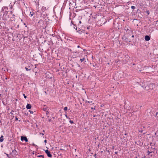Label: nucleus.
<instances>
[{
    "instance_id": "obj_1",
    "label": "nucleus",
    "mask_w": 158,
    "mask_h": 158,
    "mask_svg": "<svg viewBox=\"0 0 158 158\" xmlns=\"http://www.w3.org/2000/svg\"><path fill=\"white\" fill-rule=\"evenodd\" d=\"M21 140L22 141L24 140L26 142H27L28 141V139L26 136H22L21 137Z\"/></svg>"
},
{
    "instance_id": "obj_2",
    "label": "nucleus",
    "mask_w": 158,
    "mask_h": 158,
    "mask_svg": "<svg viewBox=\"0 0 158 158\" xmlns=\"http://www.w3.org/2000/svg\"><path fill=\"white\" fill-rule=\"evenodd\" d=\"M45 153L47 154V156L49 157H52V155L51 154L50 152L48 150H46L45 151Z\"/></svg>"
},
{
    "instance_id": "obj_3",
    "label": "nucleus",
    "mask_w": 158,
    "mask_h": 158,
    "mask_svg": "<svg viewBox=\"0 0 158 158\" xmlns=\"http://www.w3.org/2000/svg\"><path fill=\"white\" fill-rule=\"evenodd\" d=\"M145 40L146 41H148L150 40V38L149 36L146 35L145 37Z\"/></svg>"
},
{
    "instance_id": "obj_4",
    "label": "nucleus",
    "mask_w": 158,
    "mask_h": 158,
    "mask_svg": "<svg viewBox=\"0 0 158 158\" xmlns=\"http://www.w3.org/2000/svg\"><path fill=\"white\" fill-rule=\"evenodd\" d=\"M31 105L30 104H28V103L27 105V106L26 107V108L27 109H30L31 108Z\"/></svg>"
},
{
    "instance_id": "obj_5",
    "label": "nucleus",
    "mask_w": 158,
    "mask_h": 158,
    "mask_svg": "<svg viewBox=\"0 0 158 158\" xmlns=\"http://www.w3.org/2000/svg\"><path fill=\"white\" fill-rule=\"evenodd\" d=\"M3 135H1V137H0V142H2L3 141Z\"/></svg>"
},
{
    "instance_id": "obj_6",
    "label": "nucleus",
    "mask_w": 158,
    "mask_h": 158,
    "mask_svg": "<svg viewBox=\"0 0 158 158\" xmlns=\"http://www.w3.org/2000/svg\"><path fill=\"white\" fill-rule=\"evenodd\" d=\"M124 30L126 31H128L129 30V28L127 26H125L124 28Z\"/></svg>"
},
{
    "instance_id": "obj_7",
    "label": "nucleus",
    "mask_w": 158,
    "mask_h": 158,
    "mask_svg": "<svg viewBox=\"0 0 158 158\" xmlns=\"http://www.w3.org/2000/svg\"><path fill=\"white\" fill-rule=\"evenodd\" d=\"M42 9L44 11H45V10H46V7L44 6H43L42 7Z\"/></svg>"
},
{
    "instance_id": "obj_8",
    "label": "nucleus",
    "mask_w": 158,
    "mask_h": 158,
    "mask_svg": "<svg viewBox=\"0 0 158 158\" xmlns=\"http://www.w3.org/2000/svg\"><path fill=\"white\" fill-rule=\"evenodd\" d=\"M84 59H85V58H83L82 59H80V60L81 61V62H82L84 60Z\"/></svg>"
},
{
    "instance_id": "obj_9",
    "label": "nucleus",
    "mask_w": 158,
    "mask_h": 158,
    "mask_svg": "<svg viewBox=\"0 0 158 158\" xmlns=\"http://www.w3.org/2000/svg\"><path fill=\"white\" fill-rule=\"evenodd\" d=\"M131 7L132 10H134L135 9V7L134 6H132Z\"/></svg>"
},
{
    "instance_id": "obj_10",
    "label": "nucleus",
    "mask_w": 158,
    "mask_h": 158,
    "mask_svg": "<svg viewBox=\"0 0 158 158\" xmlns=\"http://www.w3.org/2000/svg\"><path fill=\"white\" fill-rule=\"evenodd\" d=\"M69 122L71 123V124L73 123V121L72 120H70Z\"/></svg>"
},
{
    "instance_id": "obj_11",
    "label": "nucleus",
    "mask_w": 158,
    "mask_h": 158,
    "mask_svg": "<svg viewBox=\"0 0 158 158\" xmlns=\"http://www.w3.org/2000/svg\"><path fill=\"white\" fill-rule=\"evenodd\" d=\"M25 69H26V70L27 71H28L29 70H30V69H29L26 67H25Z\"/></svg>"
},
{
    "instance_id": "obj_12",
    "label": "nucleus",
    "mask_w": 158,
    "mask_h": 158,
    "mask_svg": "<svg viewBox=\"0 0 158 158\" xmlns=\"http://www.w3.org/2000/svg\"><path fill=\"white\" fill-rule=\"evenodd\" d=\"M67 109H68V108L67 107H65L64 108V110L65 111L67 110Z\"/></svg>"
},
{
    "instance_id": "obj_13",
    "label": "nucleus",
    "mask_w": 158,
    "mask_h": 158,
    "mask_svg": "<svg viewBox=\"0 0 158 158\" xmlns=\"http://www.w3.org/2000/svg\"><path fill=\"white\" fill-rule=\"evenodd\" d=\"M73 28H74L76 30H77V27L76 26L74 25Z\"/></svg>"
},
{
    "instance_id": "obj_14",
    "label": "nucleus",
    "mask_w": 158,
    "mask_h": 158,
    "mask_svg": "<svg viewBox=\"0 0 158 158\" xmlns=\"http://www.w3.org/2000/svg\"><path fill=\"white\" fill-rule=\"evenodd\" d=\"M43 20H40L39 21V23H43Z\"/></svg>"
},
{
    "instance_id": "obj_15",
    "label": "nucleus",
    "mask_w": 158,
    "mask_h": 158,
    "mask_svg": "<svg viewBox=\"0 0 158 158\" xmlns=\"http://www.w3.org/2000/svg\"><path fill=\"white\" fill-rule=\"evenodd\" d=\"M86 102H88V103H92V101H86Z\"/></svg>"
},
{
    "instance_id": "obj_16",
    "label": "nucleus",
    "mask_w": 158,
    "mask_h": 158,
    "mask_svg": "<svg viewBox=\"0 0 158 158\" xmlns=\"http://www.w3.org/2000/svg\"><path fill=\"white\" fill-rule=\"evenodd\" d=\"M33 12H30V15H31V16H32L33 15Z\"/></svg>"
},
{
    "instance_id": "obj_17",
    "label": "nucleus",
    "mask_w": 158,
    "mask_h": 158,
    "mask_svg": "<svg viewBox=\"0 0 158 158\" xmlns=\"http://www.w3.org/2000/svg\"><path fill=\"white\" fill-rule=\"evenodd\" d=\"M38 156L39 157H42L43 158H44V156L43 155H40V156Z\"/></svg>"
},
{
    "instance_id": "obj_18",
    "label": "nucleus",
    "mask_w": 158,
    "mask_h": 158,
    "mask_svg": "<svg viewBox=\"0 0 158 158\" xmlns=\"http://www.w3.org/2000/svg\"><path fill=\"white\" fill-rule=\"evenodd\" d=\"M43 110L44 111H45L46 110V108H44L43 109Z\"/></svg>"
},
{
    "instance_id": "obj_19",
    "label": "nucleus",
    "mask_w": 158,
    "mask_h": 158,
    "mask_svg": "<svg viewBox=\"0 0 158 158\" xmlns=\"http://www.w3.org/2000/svg\"><path fill=\"white\" fill-rule=\"evenodd\" d=\"M23 96H24V98H27V96H26L24 94H23Z\"/></svg>"
},
{
    "instance_id": "obj_20",
    "label": "nucleus",
    "mask_w": 158,
    "mask_h": 158,
    "mask_svg": "<svg viewBox=\"0 0 158 158\" xmlns=\"http://www.w3.org/2000/svg\"><path fill=\"white\" fill-rule=\"evenodd\" d=\"M15 119L16 120H18V118L17 117H16L15 118Z\"/></svg>"
},
{
    "instance_id": "obj_21",
    "label": "nucleus",
    "mask_w": 158,
    "mask_h": 158,
    "mask_svg": "<svg viewBox=\"0 0 158 158\" xmlns=\"http://www.w3.org/2000/svg\"><path fill=\"white\" fill-rule=\"evenodd\" d=\"M44 142L45 143H47V141L46 139L44 141Z\"/></svg>"
},
{
    "instance_id": "obj_22",
    "label": "nucleus",
    "mask_w": 158,
    "mask_h": 158,
    "mask_svg": "<svg viewBox=\"0 0 158 158\" xmlns=\"http://www.w3.org/2000/svg\"><path fill=\"white\" fill-rule=\"evenodd\" d=\"M49 112H48V111H47V112H46V114H47V115L48 114H49Z\"/></svg>"
},
{
    "instance_id": "obj_23",
    "label": "nucleus",
    "mask_w": 158,
    "mask_h": 158,
    "mask_svg": "<svg viewBox=\"0 0 158 158\" xmlns=\"http://www.w3.org/2000/svg\"><path fill=\"white\" fill-rule=\"evenodd\" d=\"M66 117L67 118H69V119H70L69 118V117L67 116V115H65Z\"/></svg>"
},
{
    "instance_id": "obj_24",
    "label": "nucleus",
    "mask_w": 158,
    "mask_h": 158,
    "mask_svg": "<svg viewBox=\"0 0 158 158\" xmlns=\"http://www.w3.org/2000/svg\"><path fill=\"white\" fill-rule=\"evenodd\" d=\"M40 134L42 135H44V134L43 133H40Z\"/></svg>"
},
{
    "instance_id": "obj_25",
    "label": "nucleus",
    "mask_w": 158,
    "mask_h": 158,
    "mask_svg": "<svg viewBox=\"0 0 158 158\" xmlns=\"http://www.w3.org/2000/svg\"><path fill=\"white\" fill-rule=\"evenodd\" d=\"M12 13H13L12 11H10V13H11V14H12Z\"/></svg>"
},
{
    "instance_id": "obj_26",
    "label": "nucleus",
    "mask_w": 158,
    "mask_h": 158,
    "mask_svg": "<svg viewBox=\"0 0 158 158\" xmlns=\"http://www.w3.org/2000/svg\"><path fill=\"white\" fill-rule=\"evenodd\" d=\"M131 30H130V31H131V32H132V30H131V29H130Z\"/></svg>"
},
{
    "instance_id": "obj_27",
    "label": "nucleus",
    "mask_w": 158,
    "mask_h": 158,
    "mask_svg": "<svg viewBox=\"0 0 158 158\" xmlns=\"http://www.w3.org/2000/svg\"><path fill=\"white\" fill-rule=\"evenodd\" d=\"M79 23H81V21H79Z\"/></svg>"
},
{
    "instance_id": "obj_28",
    "label": "nucleus",
    "mask_w": 158,
    "mask_h": 158,
    "mask_svg": "<svg viewBox=\"0 0 158 158\" xmlns=\"http://www.w3.org/2000/svg\"><path fill=\"white\" fill-rule=\"evenodd\" d=\"M7 12H6H6H5V14H7Z\"/></svg>"
},
{
    "instance_id": "obj_29",
    "label": "nucleus",
    "mask_w": 158,
    "mask_h": 158,
    "mask_svg": "<svg viewBox=\"0 0 158 158\" xmlns=\"http://www.w3.org/2000/svg\"><path fill=\"white\" fill-rule=\"evenodd\" d=\"M134 35H133L132 36V37H133V38H134Z\"/></svg>"
},
{
    "instance_id": "obj_30",
    "label": "nucleus",
    "mask_w": 158,
    "mask_h": 158,
    "mask_svg": "<svg viewBox=\"0 0 158 158\" xmlns=\"http://www.w3.org/2000/svg\"><path fill=\"white\" fill-rule=\"evenodd\" d=\"M32 145H33V146H35V144H34V143H33V144H32Z\"/></svg>"
},
{
    "instance_id": "obj_31",
    "label": "nucleus",
    "mask_w": 158,
    "mask_h": 158,
    "mask_svg": "<svg viewBox=\"0 0 158 158\" xmlns=\"http://www.w3.org/2000/svg\"><path fill=\"white\" fill-rule=\"evenodd\" d=\"M148 152L149 153H148V154H149V153H150V152L149 151H148Z\"/></svg>"
},
{
    "instance_id": "obj_32",
    "label": "nucleus",
    "mask_w": 158,
    "mask_h": 158,
    "mask_svg": "<svg viewBox=\"0 0 158 158\" xmlns=\"http://www.w3.org/2000/svg\"><path fill=\"white\" fill-rule=\"evenodd\" d=\"M79 32V33L80 34H81V32Z\"/></svg>"
},
{
    "instance_id": "obj_33",
    "label": "nucleus",
    "mask_w": 158,
    "mask_h": 158,
    "mask_svg": "<svg viewBox=\"0 0 158 158\" xmlns=\"http://www.w3.org/2000/svg\"><path fill=\"white\" fill-rule=\"evenodd\" d=\"M148 12H148H147V13H148L149 14V12Z\"/></svg>"
},
{
    "instance_id": "obj_34",
    "label": "nucleus",
    "mask_w": 158,
    "mask_h": 158,
    "mask_svg": "<svg viewBox=\"0 0 158 158\" xmlns=\"http://www.w3.org/2000/svg\"><path fill=\"white\" fill-rule=\"evenodd\" d=\"M148 12H148H147V13H148L149 14V12Z\"/></svg>"
},
{
    "instance_id": "obj_35",
    "label": "nucleus",
    "mask_w": 158,
    "mask_h": 158,
    "mask_svg": "<svg viewBox=\"0 0 158 158\" xmlns=\"http://www.w3.org/2000/svg\"><path fill=\"white\" fill-rule=\"evenodd\" d=\"M148 12H148H147V13H148L149 14V12Z\"/></svg>"
},
{
    "instance_id": "obj_36",
    "label": "nucleus",
    "mask_w": 158,
    "mask_h": 158,
    "mask_svg": "<svg viewBox=\"0 0 158 158\" xmlns=\"http://www.w3.org/2000/svg\"><path fill=\"white\" fill-rule=\"evenodd\" d=\"M148 12H148H147V13H148L149 14V12Z\"/></svg>"
},
{
    "instance_id": "obj_37",
    "label": "nucleus",
    "mask_w": 158,
    "mask_h": 158,
    "mask_svg": "<svg viewBox=\"0 0 158 158\" xmlns=\"http://www.w3.org/2000/svg\"><path fill=\"white\" fill-rule=\"evenodd\" d=\"M156 115H158V112L156 113Z\"/></svg>"
},
{
    "instance_id": "obj_38",
    "label": "nucleus",
    "mask_w": 158,
    "mask_h": 158,
    "mask_svg": "<svg viewBox=\"0 0 158 158\" xmlns=\"http://www.w3.org/2000/svg\"><path fill=\"white\" fill-rule=\"evenodd\" d=\"M77 47H78V48H79V47H80L79 46H78Z\"/></svg>"
},
{
    "instance_id": "obj_39",
    "label": "nucleus",
    "mask_w": 158,
    "mask_h": 158,
    "mask_svg": "<svg viewBox=\"0 0 158 158\" xmlns=\"http://www.w3.org/2000/svg\"><path fill=\"white\" fill-rule=\"evenodd\" d=\"M43 131L44 132V130H43Z\"/></svg>"
},
{
    "instance_id": "obj_40",
    "label": "nucleus",
    "mask_w": 158,
    "mask_h": 158,
    "mask_svg": "<svg viewBox=\"0 0 158 158\" xmlns=\"http://www.w3.org/2000/svg\"><path fill=\"white\" fill-rule=\"evenodd\" d=\"M140 132H142V131H141Z\"/></svg>"
},
{
    "instance_id": "obj_41",
    "label": "nucleus",
    "mask_w": 158,
    "mask_h": 158,
    "mask_svg": "<svg viewBox=\"0 0 158 158\" xmlns=\"http://www.w3.org/2000/svg\"><path fill=\"white\" fill-rule=\"evenodd\" d=\"M91 109H93V108H91Z\"/></svg>"
},
{
    "instance_id": "obj_42",
    "label": "nucleus",
    "mask_w": 158,
    "mask_h": 158,
    "mask_svg": "<svg viewBox=\"0 0 158 158\" xmlns=\"http://www.w3.org/2000/svg\"><path fill=\"white\" fill-rule=\"evenodd\" d=\"M89 28L88 27L87 29H88Z\"/></svg>"
}]
</instances>
